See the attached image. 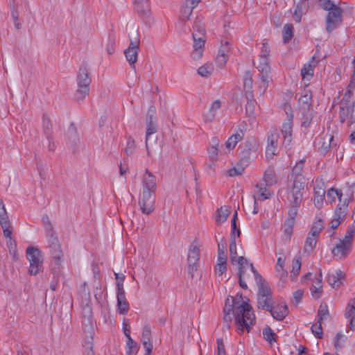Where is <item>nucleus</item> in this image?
<instances>
[{
  "mask_svg": "<svg viewBox=\"0 0 355 355\" xmlns=\"http://www.w3.org/2000/svg\"><path fill=\"white\" fill-rule=\"evenodd\" d=\"M349 202V198H345L343 201L340 200L335 210V216L340 219H343L347 214V207Z\"/></svg>",
  "mask_w": 355,
  "mask_h": 355,
  "instance_id": "28",
  "label": "nucleus"
},
{
  "mask_svg": "<svg viewBox=\"0 0 355 355\" xmlns=\"http://www.w3.org/2000/svg\"><path fill=\"white\" fill-rule=\"evenodd\" d=\"M257 305L259 308L268 310L273 305L272 293L266 282L258 284Z\"/></svg>",
  "mask_w": 355,
  "mask_h": 355,
  "instance_id": "7",
  "label": "nucleus"
},
{
  "mask_svg": "<svg viewBox=\"0 0 355 355\" xmlns=\"http://www.w3.org/2000/svg\"><path fill=\"white\" fill-rule=\"evenodd\" d=\"M243 87L245 97L252 98L253 95L252 91V76L250 71H246L244 75Z\"/></svg>",
  "mask_w": 355,
  "mask_h": 355,
  "instance_id": "26",
  "label": "nucleus"
},
{
  "mask_svg": "<svg viewBox=\"0 0 355 355\" xmlns=\"http://www.w3.org/2000/svg\"><path fill=\"white\" fill-rule=\"evenodd\" d=\"M141 342L144 349H153V344L151 343V330L148 325H145L143 329L141 335Z\"/></svg>",
  "mask_w": 355,
  "mask_h": 355,
  "instance_id": "27",
  "label": "nucleus"
},
{
  "mask_svg": "<svg viewBox=\"0 0 355 355\" xmlns=\"http://www.w3.org/2000/svg\"><path fill=\"white\" fill-rule=\"evenodd\" d=\"M236 262H237L239 265V285L242 288L247 289L248 286L246 282L243 281V279L245 278V270H246L245 265L248 264V260L245 257L241 256L236 258Z\"/></svg>",
  "mask_w": 355,
  "mask_h": 355,
  "instance_id": "21",
  "label": "nucleus"
},
{
  "mask_svg": "<svg viewBox=\"0 0 355 355\" xmlns=\"http://www.w3.org/2000/svg\"><path fill=\"white\" fill-rule=\"evenodd\" d=\"M80 294L81 295V297L85 300L86 304L87 305L88 302L90 300L91 295L89 289L86 282H83L82 284L80 289Z\"/></svg>",
  "mask_w": 355,
  "mask_h": 355,
  "instance_id": "45",
  "label": "nucleus"
},
{
  "mask_svg": "<svg viewBox=\"0 0 355 355\" xmlns=\"http://www.w3.org/2000/svg\"><path fill=\"white\" fill-rule=\"evenodd\" d=\"M48 244L54 264L59 268L64 260V254L58 239L52 229L48 232Z\"/></svg>",
  "mask_w": 355,
  "mask_h": 355,
  "instance_id": "6",
  "label": "nucleus"
},
{
  "mask_svg": "<svg viewBox=\"0 0 355 355\" xmlns=\"http://www.w3.org/2000/svg\"><path fill=\"white\" fill-rule=\"evenodd\" d=\"M241 149L244 156L248 155L251 151L257 150V145L254 139L247 140L243 146H241Z\"/></svg>",
  "mask_w": 355,
  "mask_h": 355,
  "instance_id": "36",
  "label": "nucleus"
},
{
  "mask_svg": "<svg viewBox=\"0 0 355 355\" xmlns=\"http://www.w3.org/2000/svg\"><path fill=\"white\" fill-rule=\"evenodd\" d=\"M155 193L143 191L139 199V206L141 212L150 214L155 209Z\"/></svg>",
  "mask_w": 355,
  "mask_h": 355,
  "instance_id": "10",
  "label": "nucleus"
},
{
  "mask_svg": "<svg viewBox=\"0 0 355 355\" xmlns=\"http://www.w3.org/2000/svg\"><path fill=\"white\" fill-rule=\"evenodd\" d=\"M214 66L211 63H206L198 69V73L202 77H208L212 74Z\"/></svg>",
  "mask_w": 355,
  "mask_h": 355,
  "instance_id": "42",
  "label": "nucleus"
},
{
  "mask_svg": "<svg viewBox=\"0 0 355 355\" xmlns=\"http://www.w3.org/2000/svg\"><path fill=\"white\" fill-rule=\"evenodd\" d=\"M267 311H269L271 315L273 318L277 320H282L288 313V309L286 305L284 306H271L270 309H268Z\"/></svg>",
  "mask_w": 355,
  "mask_h": 355,
  "instance_id": "22",
  "label": "nucleus"
},
{
  "mask_svg": "<svg viewBox=\"0 0 355 355\" xmlns=\"http://www.w3.org/2000/svg\"><path fill=\"white\" fill-rule=\"evenodd\" d=\"M200 250L193 245L189 248L188 252V272L193 277L194 272L197 270L198 266Z\"/></svg>",
  "mask_w": 355,
  "mask_h": 355,
  "instance_id": "12",
  "label": "nucleus"
},
{
  "mask_svg": "<svg viewBox=\"0 0 355 355\" xmlns=\"http://www.w3.org/2000/svg\"><path fill=\"white\" fill-rule=\"evenodd\" d=\"M193 33H196L198 36L205 37V30L203 24L200 23V21H195L193 25Z\"/></svg>",
  "mask_w": 355,
  "mask_h": 355,
  "instance_id": "55",
  "label": "nucleus"
},
{
  "mask_svg": "<svg viewBox=\"0 0 355 355\" xmlns=\"http://www.w3.org/2000/svg\"><path fill=\"white\" fill-rule=\"evenodd\" d=\"M311 98L312 95L311 92H306V93L300 98L299 104L300 111L310 110Z\"/></svg>",
  "mask_w": 355,
  "mask_h": 355,
  "instance_id": "29",
  "label": "nucleus"
},
{
  "mask_svg": "<svg viewBox=\"0 0 355 355\" xmlns=\"http://www.w3.org/2000/svg\"><path fill=\"white\" fill-rule=\"evenodd\" d=\"M26 256L30 263L28 269L30 275H36L43 270V256L38 248L33 246L27 248Z\"/></svg>",
  "mask_w": 355,
  "mask_h": 355,
  "instance_id": "4",
  "label": "nucleus"
},
{
  "mask_svg": "<svg viewBox=\"0 0 355 355\" xmlns=\"http://www.w3.org/2000/svg\"><path fill=\"white\" fill-rule=\"evenodd\" d=\"M327 202H329L330 203H332L333 202H335L336 198H338L339 201L342 200V191L340 189H336L334 188H331L327 191Z\"/></svg>",
  "mask_w": 355,
  "mask_h": 355,
  "instance_id": "37",
  "label": "nucleus"
},
{
  "mask_svg": "<svg viewBox=\"0 0 355 355\" xmlns=\"http://www.w3.org/2000/svg\"><path fill=\"white\" fill-rule=\"evenodd\" d=\"M327 282L333 288H338L341 285V282L339 281V277L334 276L333 274L329 275Z\"/></svg>",
  "mask_w": 355,
  "mask_h": 355,
  "instance_id": "56",
  "label": "nucleus"
},
{
  "mask_svg": "<svg viewBox=\"0 0 355 355\" xmlns=\"http://www.w3.org/2000/svg\"><path fill=\"white\" fill-rule=\"evenodd\" d=\"M247 103L245 105V114L249 118L250 123H252L255 119V104L256 101L254 98V95L252 98L245 97Z\"/></svg>",
  "mask_w": 355,
  "mask_h": 355,
  "instance_id": "25",
  "label": "nucleus"
},
{
  "mask_svg": "<svg viewBox=\"0 0 355 355\" xmlns=\"http://www.w3.org/2000/svg\"><path fill=\"white\" fill-rule=\"evenodd\" d=\"M220 107L221 103L219 100L214 101L210 107L209 112L205 115V120L206 121H211L215 116V112L219 110Z\"/></svg>",
  "mask_w": 355,
  "mask_h": 355,
  "instance_id": "34",
  "label": "nucleus"
},
{
  "mask_svg": "<svg viewBox=\"0 0 355 355\" xmlns=\"http://www.w3.org/2000/svg\"><path fill=\"white\" fill-rule=\"evenodd\" d=\"M230 51V43L226 41L225 43H222L220 49H218L219 54L224 55H228Z\"/></svg>",
  "mask_w": 355,
  "mask_h": 355,
  "instance_id": "61",
  "label": "nucleus"
},
{
  "mask_svg": "<svg viewBox=\"0 0 355 355\" xmlns=\"http://www.w3.org/2000/svg\"><path fill=\"white\" fill-rule=\"evenodd\" d=\"M257 68L261 73L260 76H269L270 68L268 64V58L264 56H259V63Z\"/></svg>",
  "mask_w": 355,
  "mask_h": 355,
  "instance_id": "31",
  "label": "nucleus"
},
{
  "mask_svg": "<svg viewBox=\"0 0 355 355\" xmlns=\"http://www.w3.org/2000/svg\"><path fill=\"white\" fill-rule=\"evenodd\" d=\"M317 239L318 238L307 234L303 248L304 253L310 254L313 251L317 244Z\"/></svg>",
  "mask_w": 355,
  "mask_h": 355,
  "instance_id": "30",
  "label": "nucleus"
},
{
  "mask_svg": "<svg viewBox=\"0 0 355 355\" xmlns=\"http://www.w3.org/2000/svg\"><path fill=\"white\" fill-rule=\"evenodd\" d=\"M304 13V8L302 6H297L294 11V19L296 22H300L302 16Z\"/></svg>",
  "mask_w": 355,
  "mask_h": 355,
  "instance_id": "58",
  "label": "nucleus"
},
{
  "mask_svg": "<svg viewBox=\"0 0 355 355\" xmlns=\"http://www.w3.org/2000/svg\"><path fill=\"white\" fill-rule=\"evenodd\" d=\"M279 134L277 132V130H274L270 131L268 135V144L269 146H277L278 143Z\"/></svg>",
  "mask_w": 355,
  "mask_h": 355,
  "instance_id": "48",
  "label": "nucleus"
},
{
  "mask_svg": "<svg viewBox=\"0 0 355 355\" xmlns=\"http://www.w3.org/2000/svg\"><path fill=\"white\" fill-rule=\"evenodd\" d=\"M322 322H318V320H317V322L313 324L311 327L312 333L319 339L322 338Z\"/></svg>",
  "mask_w": 355,
  "mask_h": 355,
  "instance_id": "50",
  "label": "nucleus"
},
{
  "mask_svg": "<svg viewBox=\"0 0 355 355\" xmlns=\"http://www.w3.org/2000/svg\"><path fill=\"white\" fill-rule=\"evenodd\" d=\"M243 139V137L241 135L239 134H233L232 136H230L227 141L225 142V147L228 150H232L235 148L236 144L239 141H241Z\"/></svg>",
  "mask_w": 355,
  "mask_h": 355,
  "instance_id": "35",
  "label": "nucleus"
},
{
  "mask_svg": "<svg viewBox=\"0 0 355 355\" xmlns=\"http://www.w3.org/2000/svg\"><path fill=\"white\" fill-rule=\"evenodd\" d=\"M293 26L291 24H287L284 26L282 35L284 43L288 42L293 37Z\"/></svg>",
  "mask_w": 355,
  "mask_h": 355,
  "instance_id": "38",
  "label": "nucleus"
},
{
  "mask_svg": "<svg viewBox=\"0 0 355 355\" xmlns=\"http://www.w3.org/2000/svg\"><path fill=\"white\" fill-rule=\"evenodd\" d=\"M305 159H300L297 162L293 168V175H295V179L293 182L292 189L288 196H293L294 191H298L299 194L302 199V190L304 188V177L302 175Z\"/></svg>",
  "mask_w": 355,
  "mask_h": 355,
  "instance_id": "8",
  "label": "nucleus"
},
{
  "mask_svg": "<svg viewBox=\"0 0 355 355\" xmlns=\"http://www.w3.org/2000/svg\"><path fill=\"white\" fill-rule=\"evenodd\" d=\"M243 171L244 167L241 164H237L236 166H234L233 168H230L228 171V174L230 176L234 177L241 175Z\"/></svg>",
  "mask_w": 355,
  "mask_h": 355,
  "instance_id": "52",
  "label": "nucleus"
},
{
  "mask_svg": "<svg viewBox=\"0 0 355 355\" xmlns=\"http://www.w3.org/2000/svg\"><path fill=\"white\" fill-rule=\"evenodd\" d=\"M106 51L109 55H112L114 53V37L112 35H109L108 42L106 45Z\"/></svg>",
  "mask_w": 355,
  "mask_h": 355,
  "instance_id": "60",
  "label": "nucleus"
},
{
  "mask_svg": "<svg viewBox=\"0 0 355 355\" xmlns=\"http://www.w3.org/2000/svg\"><path fill=\"white\" fill-rule=\"evenodd\" d=\"M269 76H261V83L258 86V89L261 94H263L268 87Z\"/></svg>",
  "mask_w": 355,
  "mask_h": 355,
  "instance_id": "51",
  "label": "nucleus"
},
{
  "mask_svg": "<svg viewBox=\"0 0 355 355\" xmlns=\"http://www.w3.org/2000/svg\"><path fill=\"white\" fill-rule=\"evenodd\" d=\"M137 12L143 17H148L150 15L148 6V0H135Z\"/></svg>",
  "mask_w": 355,
  "mask_h": 355,
  "instance_id": "24",
  "label": "nucleus"
},
{
  "mask_svg": "<svg viewBox=\"0 0 355 355\" xmlns=\"http://www.w3.org/2000/svg\"><path fill=\"white\" fill-rule=\"evenodd\" d=\"M0 224L3 231V235L11 240L12 232L10 230V223L2 200L0 199Z\"/></svg>",
  "mask_w": 355,
  "mask_h": 355,
  "instance_id": "18",
  "label": "nucleus"
},
{
  "mask_svg": "<svg viewBox=\"0 0 355 355\" xmlns=\"http://www.w3.org/2000/svg\"><path fill=\"white\" fill-rule=\"evenodd\" d=\"M301 258L300 257H295L293 259L292 263L291 276H297L300 271L301 268Z\"/></svg>",
  "mask_w": 355,
  "mask_h": 355,
  "instance_id": "49",
  "label": "nucleus"
},
{
  "mask_svg": "<svg viewBox=\"0 0 355 355\" xmlns=\"http://www.w3.org/2000/svg\"><path fill=\"white\" fill-rule=\"evenodd\" d=\"M298 191H294L293 196H288L289 202L288 218L285 222L284 232L288 236L293 232V227L294 225L295 218L297 216L298 208L300 207L302 199L299 194Z\"/></svg>",
  "mask_w": 355,
  "mask_h": 355,
  "instance_id": "3",
  "label": "nucleus"
},
{
  "mask_svg": "<svg viewBox=\"0 0 355 355\" xmlns=\"http://www.w3.org/2000/svg\"><path fill=\"white\" fill-rule=\"evenodd\" d=\"M325 195V187L322 182L316 181V185L314 187L313 203L318 209H320L323 205Z\"/></svg>",
  "mask_w": 355,
  "mask_h": 355,
  "instance_id": "20",
  "label": "nucleus"
},
{
  "mask_svg": "<svg viewBox=\"0 0 355 355\" xmlns=\"http://www.w3.org/2000/svg\"><path fill=\"white\" fill-rule=\"evenodd\" d=\"M318 61H316L314 57L307 64H305L301 70V75L303 79L308 78L309 80L313 76V70L317 65Z\"/></svg>",
  "mask_w": 355,
  "mask_h": 355,
  "instance_id": "23",
  "label": "nucleus"
},
{
  "mask_svg": "<svg viewBox=\"0 0 355 355\" xmlns=\"http://www.w3.org/2000/svg\"><path fill=\"white\" fill-rule=\"evenodd\" d=\"M227 60H228V55H224L218 53V55L216 58V63L218 67L223 68L225 66V64H226Z\"/></svg>",
  "mask_w": 355,
  "mask_h": 355,
  "instance_id": "59",
  "label": "nucleus"
},
{
  "mask_svg": "<svg viewBox=\"0 0 355 355\" xmlns=\"http://www.w3.org/2000/svg\"><path fill=\"white\" fill-rule=\"evenodd\" d=\"M87 334H88L86 335L85 336L84 347L85 348L86 350H88L87 355H94L92 351L94 329L92 327H89Z\"/></svg>",
  "mask_w": 355,
  "mask_h": 355,
  "instance_id": "32",
  "label": "nucleus"
},
{
  "mask_svg": "<svg viewBox=\"0 0 355 355\" xmlns=\"http://www.w3.org/2000/svg\"><path fill=\"white\" fill-rule=\"evenodd\" d=\"M251 310V306L246 302H243L236 306L235 322L237 329L241 332L243 331L244 328L249 331L250 327L254 324L255 316Z\"/></svg>",
  "mask_w": 355,
  "mask_h": 355,
  "instance_id": "2",
  "label": "nucleus"
},
{
  "mask_svg": "<svg viewBox=\"0 0 355 355\" xmlns=\"http://www.w3.org/2000/svg\"><path fill=\"white\" fill-rule=\"evenodd\" d=\"M250 266L252 272L254 274L257 284H261L262 282H266L265 279L261 277V275L254 268L253 264L250 263Z\"/></svg>",
  "mask_w": 355,
  "mask_h": 355,
  "instance_id": "63",
  "label": "nucleus"
},
{
  "mask_svg": "<svg viewBox=\"0 0 355 355\" xmlns=\"http://www.w3.org/2000/svg\"><path fill=\"white\" fill-rule=\"evenodd\" d=\"M351 246L350 243L343 239H340L332 250V253L337 259H343L349 254Z\"/></svg>",
  "mask_w": 355,
  "mask_h": 355,
  "instance_id": "15",
  "label": "nucleus"
},
{
  "mask_svg": "<svg viewBox=\"0 0 355 355\" xmlns=\"http://www.w3.org/2000/svg\"><path fill=\"white\" fill-rule=\"evenodd\" d=\"M42 126L44 134L46 135L47 137H49L51 132L52 125L50 119L44 114L43 115L42 118Z\"/></svg>",
  "mask_w": 355,
  "mask_h": 355,
  "instance_id": "47",
  "label": "nucleus"
},
{
  "mask_svg": "<svg viewBox=\"0 0 355 355\" xmlns=\"http://www.w3.org/2000/svg\"><path fill=\"white\" fill-rule=\"evenodd\" d=\"M127 347L128 350L126 352L127 355H132L134 350L137 348V343L132 340L131 337L127 338Z\"/></svg>",
  "mask_w": 355,
  "mask_h": 355,
  "instance_id": "53",
  "label": "nucleus"
},
{
  "mask_svg": "<svg viewBox=\"0 0 355 355\" xmlns=\"http://www.w3.org/2000/svg\"><path fill=\"white\" fill-rule=\"evenodd\" d=\"M329 316V312L327 304L324 302L321 303L318 310L317 320H318V322H323L327 320Z\"/></svg>",
  "mask_w": 355,
  "mask_h": 355,
  "instance_id": "33",
  "label": "nucleus"
},
{
  "mask_svg": "<svg viewBox=\"0 0 355 355\" xmlns=\"http://www.w3.org/2000/svg\"><path fill=\"white\" fill-rule=\"evenodd\" d=\"M193 49L191 53V57L193 60H199L204 51V45L205 40L203 36H198L196 33H193Z\"/></svg>",
  "mask_w": 355,
  "mask_h": 355,
  "instance_id": "16",
  "label": "nucleus"
},
{
  "mask_svg": "<svg viewBox=\"0 0 355 355\" xmlns=\"http://www.w3.org/2000/svg\"><path fill=\"white\" fill-rule=\"evenodd\" d=\"M263 335L264 339L268 341L270 344L276 341L277 334L272 330L269 327H266L263 331Z\"/></svg>",
  "mask_w": 355,
  "mask_h": 355,
  "instance_id": "44",
  "label": "nucleus"
},
{
  "mask_svg": "<svg viewBox=\"0 0 355 355\" xmlns=\"http://www.w3.org/2000/svg\"><path fill=\"white\" fill-rule=\"evenodd\" d=\"M230 210L229 209L228 207H220L217 211V216L216 218V223L220 224L225 222L227 220L228 216L230 215Z\"/></svg>",
  "mask_w": 355,
  "mask_h": 355,
  "instance_id": "40",
  "label": "nucleus"
},
{
  "mask_svg": "<svg viewBox=\"0 0 355 355\" xmlns=\"http://www.w3.org/2000/svg\"><path fill=\"white\" fill-rule=\"evenodd\" d=\"M354 232H355V223H352V225H350L348 227L346 234L345 236V239L343 240L351 243Z\"/></svg>",
  "mask_w": 355,
  "mask_h": 355,
  "instance_id": "54",
  "label": "nucleus"
},
{
  "mask_svg": "<svg viewBox=\"0 0 355 355\" xmlns=\"http://www.w3.org/2000/svg\"><path fill=\"white\" fill-rule=\"evenodd\" d=\"M233 236H234V232L232 234H231V236H230L231 241L230 243V260L232 263L236 262V258L238 257L237 252H236V241H235V237Z\"/></svg>",
  "mask_w": 355,
  "mask_h": 355,
  "instance_id": "39",
  "label": "nucleus"
},
{
  "mask_svg": "<svg viewBox=\"0 0 355 355\" xmlns=\"http://www.w3.org/2000/svg\"><path fill=\"white\" fill-rule=\"evenodd\" d=\"M286 114L287 117L283 123L281 132L284 139V143L290 145L292 140L293 114L292 112L288 113V112Z\"/></svg>",
  "mask_w": 355,
  "mask_h": 355,
  "instance_id": "13",
  "label": "nucleus"
},
{
  "mask_svg": "<svg viewBox=\"0 0 355 355\" xmlns=\"http://www.w3.org/2000/svg\"><path fill=\"white\" fill-rule=\"evenodd\" d=\"M193 8L189 7L188 6L185 5L184 6V7L182 8V19L184 20V19H189L190 15H191L192 13V11H193Z\"/></svg>",
  "mask_w": 355,
  "mask_h": 355,
  "instance_id": "64",
  "label": "nucleus"
},
{
  "mask_svg": "<svg viewBox=\"0 0 355 355\" xmlns=\"http://www.w3.org/2000/svg\"><path fill=\"white\" fill-rule=\"evenodd\" d=\"M117 306L120 314H126L130 309L129 303L125 295L124 288L122 285L118 284V291L116 294Z\"/></svg>",
  "mask_w": 355,
  "mask_h": 355,
  "instance_id": "19",
  "label": "nucleus"
},
{
  "mask_svg": "<svg viewBox=\"0 0 355 355\" xmlns=\"http://www.w3.org/2000/svg\"><path fill=\"white\" fill-rule=\"evenodd\" d=\"M91 82L89 69L86 64H83L77 76V89L74 94V100L76 102H82L89 95Z\"/></svg>",
  "mask_w": 355,
  "mask_h": 355,
  "instance_id": "1",
  "label": "nucleus"
},
{
  "mask_svg": "<svg viewBox=\"0 0 355 355\" xmlns=\"http://www.w3.org/2000/svg\"><path fill=\"white\" fill-rule=\"evenodd\" d=\"M138 52V51L128 49L124 51L125 58L131 66H135V63L137 61Z\"/></svg>",
  "mask_w": 355,
  "mask_h": 355,
  "instance_id": "43",
  "label": "nucleus"
},
{
  "mask_svg": "<svg viewBox=\"0 0 355 355\" xmlns=\"http://www.w3.org/2000/svg\"><path fill=\"white\" fill-rule=\"evenodd\" d=\"M263 183L257 184V188L259 189V195L257 198L259 200H264L270 197V193L267 189V187H270L277 182L275 170L272 167H268L263 175Z\"/></svg>",
  "mask_w": 355,
  "mask_h": 355,
  "instance_id": "5",
  "label": "nucleus"
},
{
  "mask_svg": "<svg viewBox=\"0 0 355 355\" xmlns=\"http://www.w3.org/2000/svg\"><path fill=\"white\" fill-rule=\"evenodd\" d=\"M319 1L320 3L321 7L325 10L330 11L334 8L338 7L336 5L332 3L331 0H319Z\"/></svg>",
  "mask_w": 355,
  "mask_h": 355,
  "instance_id": "57",
  "label": "nucleus"
},
{
  "mask_svg": "<svg viewBox=\"0 0 355 355\" xmlns=\"http://www.w3.org/2000/svg\"><path fill=\"white\" fill-rule=\"evenodd\" d=\"M135 148V140L130 137L128 139L126 147L125 148L124 150L127 154H131L134 151V149Z\"/></svg>",
  "mask_w": 355,
  "mask_h": 355,
  "instance_id": "62",
  "label": "nucleus"
},
{
  "mask_svg": "<svg viewBox=\"0 0 355 355\" xmlns=\"http://www.w3.org/2000/svg\"><path fill=\"white\" fill-rule=\"evenodd\" d=\"M235 299L232 297L231 298H227L225 300V304L223 309V322L224 327L229 329L230 328V324L232 320V315L234 313V305L236 304Z\"/></svg>",
  "mask_w": 355,
  "mask_h": 355,
  "instance_id": "17",
  "label": "nucleus"
},
{
  "mask_svg": "<svg viewBox=\"0 0 355 355\" xmlns=\"http://www.w3.org/2000/svg\"><path fill=\"white\" fill-rule=\"evenodd\" d=\"M322 228H323V220L321 219H319L313 224L308 234L311 235V236H315V237L318 238L319 236L320 233Z\"/></svg>",
  "mask_w": 355,
  "mask_h": 355,
  "instance_id": "41",
  "label": "nucleus"
},
{
  "mask_svg": "<svg viewBox=\"0 0 355 355\" xmlns=\"http://www.w3.org/2000/svg\"><path fill=\"white\" fill-rule=\"evenodd\" d=\"M302 114V126L304 128H308L311 122L312 121V114L310 112V110H306V111H300Z\"/></svg>",
  "mask_w": 355,
  "mask_h": 355,
  "instance_id": "46",
  "label": "nucleus"
},
{
  "mask_svg": "<svg viewBox=\"0 0 355 355\" xmlns=\"http://www.w3.org/2000/svg\"><path fill=\"white\" fill-rule=\"evenodd\" d=\"M342 10L338 6L329 11L326 19V30L331 33L342 21Z\"/></svg>",
  "mask_w": 355,
  "mask_h": 355,
  "instance_id": "11",
  "label": "nucleus"
},
{
  "mask_svg": "<svg viewBox=\"0 0 355 355\" xmlns=\"http://www.w3.org/2000/svg\"><path fill=\"white\" fill-rule=\"evenodd\" d=\"M157 189V178L148 169H146L142 178V191L155 193Z\"/></svg>",
  "mask_w": 355,
  "mask_h": 355,
  "instance_id": "14",
  "label": "nucleus"
},
{
  "mask_svg": "<svg viewBox=\"0 0 355 355\" xmlns=\"http://www.w3.org/2000/svg\"><path fill=\"white\" fill-rule=\"evenodd\" d=\"M156 108L153 105L148 107L146 116V147L148 154V140L151 135L155 134L158 130V125L157 123V118L155 116Z\"/></svg>",
  "mask_w": 355,
  "mask_h": 355,
  "instance_id": "9",
  "label": "nucleus"
}]
</instances>
